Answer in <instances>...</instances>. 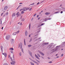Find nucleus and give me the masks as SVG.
I'll list each match as a JSON object with an SVG mask.
<instances>
[{
	"instance_id": "38",
	"label": "nucleus",
	"mask_w": 65,
	"mask_h": 65,
	"mask_svg": "<svg viewBox=\"0 0 65 65\" xmlns=\"http://www.w3.org/2000/svg\"><path fill=\"white\" fill-rule=\"evenodd\" d=\"M34 4V3H33L31 4H30V5H33Z\"/></svg>"
},
{
	"instance_id": "58",
	"label": "nucleus",
	"mask_w": 65,
	"mask_h": 65,
	"mask_svg": "<svg viewBox=\"0 0 65 65\" xmlns=\"http://www.w3.org/2000/svg\"><path fill=\"white\" fill-rule=\"evenodd\" d=\"M43 2V1L42 2H41L40 3H42V2Z\"/></svg>"
},
{
	"instance_id": "16",
	"label": "nucleus",
	"mask_w": 65,
	"mask_h": 65,
	"mask_svg": "<svg viewBox=\"0 0 65 65\" xmlns=\"http://www.w3.org/2000/svg\"><path fill=\"white\" fill-rule=\"evenodd\" d=\"M42 56H44V54L43 53L41 52L40 54Z\"/></svg>"
},
{
	"instance_id": "7",
	"label": "nucleus",
	"mask_w": 65,
	"mask_h": 65,
	"mask_svg": "<svg viewBox=\"0 0 65 65\" xmlns=\"http://www.w3.org/2000/svg\"><path fill=\"white\" fill-rule=\"evenodd\" d=\"M15 13H13L12 14V17H15Z\"/></svg>"
},
{
	"instance_id": "14",
	"label": "nucleus",
	"mask_w": 65,
	"mask_h": 65,
	"mask_svg": "<svg viewBox=\"0 0 65 65\" xmlns=\"http://www.w3.org/2000/svg\"><path fill=\"white\" fill-rule=\"evenodd\" d=\"M4 55L5 57H6V56H7V54H6V53H4Z\"/></svg>"
},
{
	"instance_id": "9",
	"label": "nucleus",
	"mask_w": 65,
	"mask_h": 65,
	"mask_svg": "<svg viewBox=\"0 0 65 65\" xmlns=\"http://www.w3.org/2000/svg\"><path fill=\"white\" fill-rule=\"evenodd\" d=\"M27 31H26L25 32V35L26 36H27Z\"/></svg>"
},
{
	"instance_id": "1",
	"label": "nucleus",
	"mask_w": 65,
	"mask_h": 65,
	"mask_svg": "<svg viewBox=\"0 0 65 65\" xmlns=\"http://www.w3.org/2000/svg\"><path fill=\"white\" fill-rule=\"evenodd\" d=\"M20 47V48H22V43H21L19 44V45L18 46V48Z\"/></svg>"
},
{
	"instance_id": "2",
	"label": "nucleus",
	"mask_w": 65,
	"mask_h": 65,
	"mask_svg": "<svg viewBox=\"0 0 65 65\" xmlns=\"http://www.w3.org/2000/svg\"><path fill=\"white\" fill-rule=\"evenodd\" d=\"M10 38V36L9 35H8L6 36V39L7 40H8Z\"/></svg>"
},
{
	"instance_id": "5",
	"label": "nucleus",
	"mask_w": 65,
	"mask_h": 65,
	"mask_svg": "<svg viewBox=\"0 0 65 65\" xmlns=\"http://www.w3.org/2000/svg\"><path fill=\"white\" fill-rule=\"evenodd\" d=\"M23 11H26L27 10V9L26 8H23Z\"/></svg>"
},
{
	"instance_id": "34",
	"label": "nucleus",
	"mask_w": 65,
	"mask_h": 65,
	"mask_svg": "<svg viewBox=\"0 0 65 65\" xmlns=\"http://www.w3.org/2000/svg\"><path fill=\"white\" fill-rule=\"evenodd\" d=\"M36 15V13H35V14L33 15V16L34 17H35V16Z\"/></svg>"
},
{
	"instance_id": "15",
	"label": "nucleus",
	"mask_w": 65,
	"mask_h": 65,
	"mask_svg": "<svg viewBox=\"0 0 65 65\" xmlns=\"http://www.w3.org/2000/svg\"><path fill=\"white\" fill-rule=\"evenodd\" d=\"M28 47H31V46H32V45H28Z\"/></svg>"
},
{
	"instance_id": "60",
	"label": "nucleus",
	"mask_w": 65,
	"mask_h": 65,
	"mask_svg": "<svg viewBox=\"0 0 65 65\" xmlns=\"http://www.w3.org/2000/svg\"><path fill=\"white\" fill-rule=\"evenodd\" d=\"M2 54H3V55H4V53H3Z\"/></svg>"
},
{
	"instance_id": "29",
	"label": "nucleus",
	"mask_w": 65,
	"mask_h": 65,
	"mask_svg": "<svg viewBox=\"0 0 65 65\" xmlns=\"http://www.w3.org/2000/svg\"><path fill=\"white\" fill-rule=\"evenodd\" d=\"M4 65H8V64L7 63H5L4 64Z\"/></svg>"
},
{
	"instance_id": "59",
	"label": "nucleus",
	"mask_w": 65,
	"mask_h": 65,
	"mask_svg": "<svg viewBox=\"0 0 65 65\" xmlns=\"http://www.w3.org/2000/svg\"><path fill=\"white\" fill-rule=\"evenodd\" d=\"M3 17H5V14H4V15H3Z\"/></svg>"
},
{
	"instance_id": "6",
	"label": "nucleus",
	"mask_w": 65,
	"mask_h": 65,
	"mask_svg": "<svg viewBox=\"0 0 65 65\" xmlns=\"http://www.w3.org/2000/svg\"><path fill=\"white\" fill-rule=\"evenodd\" d=\"M50 14V12H46L45 13V14H46V15H48V14Z\"/></svg>"
},
{
	"instance_id": "30",
	"label": "nucleus",
	"mask_w": 65,
	"mask_h": 65,
	"mask_svg": "<svg viewBox=\"0 0 65 65\" xmlns=\"http://www.w3.org/2000/svg\"><path fill=\"white\" fill-rule=\"evenodd\" d=\"M19 54H20V56H22V53H21V52L20 53H19Z\"/></svg>"
},
{
	"instance_id": "43",
	"label": "nucleus",
	"mask_w": 65,
	"mask_h": 65,
	"mask_svg": "<svg viewBox=\"0 0 65 65\" xmlns=\"http://www.w3.org/2000/svg\"><path fill=\"white\" fill-rule=\"evenodd\" d=\"M49 63H52V61H50L49 62Z\"/></svg>"
},
{
	"instance_id": "17",
	"label": "nucleus",
	"mask_w": 65,
	"mask_h": 65,
	"mask_svg": "<svg viewBox=\"0 0 65 65\" xmlns=\"http://www.w3.org/2000/svg\"><path fill=\"white\" fill-rule=\"evenodd\" d=\"M19 32H20V31L18 30V31H17V32H16L17 34H18V33H19Z\"/></svg>"
},
{
	"instance_id": "37",
	"label": "nucleus",
	"mask_w": 65,
	"mask_h": 65,
	"mask_svg": "<svg viewBox=\"0 0 65 65\" xmlns=\"http://www.w3.org/2000/svg\"><path fill=\"white\" fill-rule=\"evenodd\" d=\"M38 52H39V53H41V52H40V51H38Z\"/></svg>"
},
{
	"instance_id": "64",
	"label": "nucleus",
	"mask_w": 65,
	"mask_h": 65,
	"mask_svg": "<svg viewBox=\"0 0 65 65\" xmlns=\"http://www.w3.org/2000/svg\"><path fill=\"white\" fill-rule=\"evenodd\" d=\"M22 17H21V19H22Z\"/></svg>"
},
{
	"instance_id": "61",
	"label": "nucleus",
	"mask_w": 65,
	"mask_h": 65,
	"mask_svg": "<svg viewBox=\"0 0 65 65\" xmlns=\"http://www.w3.org/2000/svg\"><path fill=\"white\" fill-rule=\"evenodd\" d=\"M2 29H3V27H2Z\"/></svg>"
},
{
	"instance_id": "63",
	"label": "nucleus",
	"mask_w": 65,
	"mask_h": 65,
	"mask_svg": "<svg viewBox=\"0 0 65 65\" xmlns=\"http://www.w3.org/2000/svg\"><path fill=\"white\" fill-rule=\"evenodd\" d=\"M62 5H60V6H62Z\"/></svg>"
},
{
	"instance_id": "35",
	"label": "nucleus",
	"mask_w": 65,
	"mask_h": 65,
	"mask_svg": "<svg viewBox=\"0 0 65 65\" xmlns=\"http://www.w3.org/2000/svg\"><path fill=\"white\" fill-rule=\"evenodd\" d=\"M40 26H41V25H39L38 26V28H39V27H40Z\"/></svg>"
},
{
	"instance_id": "27",
	"label": "nucleus",
	"mask_w": 65,
	"mask_h": 65,
	"mask_svg": "<svg viewBox=\"0 0 65 65\" xmlns=\"http://www.w3.org/2000/svg\"><path fill=\"white\" fill-rule=\"evenodd\" d=\"M22 10H23V11H24L23 9H21V10H20V11H22Z\"/></svg>"
},
{
	"instance_id": "4",
	"label": "nucleus",
	"mask_w": 65,
	"mask_h": 65,
	"mask_svg": "<svg viewBox=\"0 0 65 65\" xmlns=\"http://www.w3.org/2000/svg\"><path fill=\"white\" fill-rule=\"evenodd\" d=\"M35 55L36 58H37V59L39 60H40V58H39V57H38V56L36 54H35Z\"/></svg>"
},
{
	"instance_id": "41",
	"label": "nucleus",
	"mask_w": 65,
	"mask_h": 65,
	"mask_svg": "<svg viewBox=\"0 0 65 65\" xmlns=\"http://www.w3.org/2000/svg\"><path fill=\"white\" fill-rule=\"evenodd\" d=\"M1 49L3 48V47H2V46H1Z\"/></svg>"
},
{
	"instance_id": "32",
	"label": "nucleus",
	"mask_w": 65,
	"mask_h": 65,
	"mask_svg": "<svg viewBox=\"0 0 65 65\" xmlns=\"http://www.w3.org/2000/svg\"><path fill=\"white\" fill-rule=\"evenodd\" d=\"M32 8H31L30 9H29V11H31V10H32Z\"/></svg>"
},
{
	"instance_id": "54",
	"label": "nucleus",
	"mask_w": 65,
	"mask_h": 65,
	"mask_svg": "<svg viewBox=\"0 0 65 65\" xmlns=\"http://www.w3.org/2000/svg\"><path fill=\"white\" fill-rule=\"evenodd\" d=\"M59 56H57L56 57V58H59Z\"/></svg>"
},
{
	"instance_id": "25",
	"label": "nucleus",
	"mask_w": 65,
	"mask_h": 65,
	"mask_svg": "<svg viewBox=\"0 0 65 65\" xmlns=\"http://www.w3.org/2000/svg\"><path fill=\"white\" fill-rule=\"evenodd\" d=\"M31 26V24H29V30H30V27Z\"/></svg>"
},
{
	"instance_id": "39",
	"label": "nucleus",
	"mask_w": 65,
	"mask_h": 65,
	"mask_svg": "<svg viewBox=\"0 0 65 65\" xmlns=\"http://www.w3.org/2000/svg\"><path fill=\"white\" fill-rule=\"evenodd\" d=\"M37 62L39 63H40V61H39V60H37Z\"/></svg>"
},
{
	"instance_id": "62",
	"label": "nucleus",
	"mask_w": 65,
	"mask_h": 65,
	"mask_svg": "<svg viewBox=\"0 0 65 65\" xmlns=\"http://www.w3.org/2000/svg\"><path fill=\"white\" fill-rule=\"evenodd\" d=\"M30 35L29 36V37H30Z\"/></svg>"
},
{
	"instance_id": "44",
	"label": "nucleus",
	"mask_w": 65,
	"mask_h": 65,
	"mask_svg": "<svg viewBox=\"0 0 65 65\" xmlns=\"http://www.w3.org/2000/svg\"><path fill=\"white\" fill-rule=\"evenodd\" d=\"M3 13H2V14L1 15V16H2V15H3Z\"/></svg>"
},
{
	"instance_id": "36",
	"label": "nucleus",
	"mask_w": 65,
	"mask_h": 65,
	"mask_svg": "<svg viewBox=\"0 0 65 65\" xmlns=\"http://www.w3.org/2000/svg\"><path fill=\"white\" fill-rule=\"evenodd\" d=\"M19 13V12H18L16 14L17 15H18Z\"/></svg>"
},
{
	"instance_id": "26",
	"label": "nucleus",
	"mask_w": 65,
	"mask_h": 65,
	"mask_svg": "<svg viewBox=\"0 0 65 65\" xmlns=\"http://www.w3.org/2000/svg\"><path fill=\"white\" fill-rule=\"evenodd\" d=\"M24 44L25 45H26V42H25V39H24Z\"/></svg>"
},
{
	"instance_id": "10",
	"label": "nucleus",
	"mask_w": 65,
	"mask_h": 65,
	"mask_svg": "<svg viewBox=\"0 0 65 65\" xmlns=\"http://www.w3.org/2000/svg\"><path fill=\"white\" fill-rule=\"evenodd\" d=\"M25 21V19H24V18H23L22 19H21V21L22 22H23V21Z\"/></svg>"
},
{
	"instance_id": "28",
	"label": "nucleus",
	"mask_w": 65,
	"mask_h": 65,
	"mask_svg": "<svg viewBox=\"0 0 65 65\" xmlns=\"http://www.w3.org/2000/svg\"><path fill=\"white\" fill-rule=\"evenodd\" d=\"M21 6H22V5H20L18 7V8H19V7H20Z\"/></svg>"
},
{
	"instance_id": "3",
	"label": "nucleus",
	"mask_w": 65,
	"mask_h": 65,
	"mask_svg": "<svg viewBox=\"0 0 65 65\" xmlns=\"http://www.w3.org/2000/svg\"><path fill=\"white\" fill-rule=\"evenodd\" d=\"M8 8V7H7V6H6L4 8V9L5 10H7V8Z\"/></svg>"
},
{
	"instance_id": "55",
	"label": "nucleus",
	"mask_w": 65,
	"mask_h": 65,
	"mask_svg": "<svg viewBox=\"0 0 65 65\" xmlns=\"http://www.w3.org/2000/svg\"><path fill=\"white\" fill-rule=\"evenodd\" d=\"M42 59H44V58L43 57H42Z\"/></svg>"
},
{
	"instance_id": "33",
	"label": "nucleus",
	"mask_w": 65,
	"mask_h": 65,
	"mask_svg": "<svg viewBox=\"0 0 65 65\" xmlns=\"http://www.w3.org/2000/svg\"><path fill=\"white\" fill-rule=\"evenodd\" d=\"M44 44H45V45H47V44H48V43H45Z\"/></svg>"
},
{
	"instance_id": "23",
	"label": "nucleus",
	"mask_w": 65,
	"mask_h": 65,
	"mask_svg": "<svg viewBox=\"0 0 65 65\" xmlns=\"http://www.w3.org/2000/svg\"><path fill=\"white\" fill-rule=\"evenodd\" d=\"M34 61V62H35V63H36V64H38L39 63H38V62H37L35 61Z\"/></svg>"
},
{
	"instance_id": "52",
	"label": "nucleus",
	"mask_w": 65,
	"mask_h": 65,
	"mask_svg": "<svg viewBox=\"0 0 65 65\" xmlns=\"http://www.w3.org/2000/svg\"><path fill=\"white\" fill-rule=\"evenodd\" d=\"M63 13V11H61V13Z\"/></svg>"
},
{
	"instance_id": "8",
	"label": "nucleus",
	"mask_w": 65,
	"mask_h": 65,
	"mask_svg": "<svg viewBox=\"0 0 65 65\" xmlns=\"http://www.w3.org/2000/svg\"><path fill=\"white\" fill-rule=\"evenodd\" d=\"M15 63V61H13L11 62V64H14Z\"/></svg>"
},
{
	"instance_id": "21",
	"label": "nucleus",
	"mask_w": 65,
	"mask_h": 65,
	"mask_svg": "<svg viewBox=\"0 0 65 65\" xmlns=\"http://www.w3.org/2000/svg\"><path fill=\"white\" fill-rule=\"evenodd\" d=\"M59 11H57L56 12H55L54 13H59Z\"/></svg>"
},
{
	"instance_id": "24",
	"label": "nucleus",
	"mask_w": 65,
	"mask_h": 65,
	"mask_svg": "<svg viewBox=\"0 0 65 65\" xmlns=\"http://www.w3.org/2000/svg\"><path fill=\"white\" fill-rule=\"evenodd\" d=\"M5 14L6 15H8V12H7Z\"/></svg>"
},
{
	"instance_id": "51",
	"label": "nucleus",
	"mask_w": 65,
	"mask_h": 65,
	"mask_svg": "<svg viewBox=\"0 0 65 65\" xmlns=\"http://www.w3.org/2000/svg\"><path fill=\"white\" fill-rule=\"evenodd\" d=\"M27 10H28V9H30V8H27Z\"/></svg>"
},
{
	"instance_id": "48",
	"label": "nucleus",
	"mask_w": 65,
	"mask_h": 65,
	"mask_svg": "<svg viewBox=\"0 0 65 65\" xmlns=\"http://www.w3.org/2000/svg\"><path fill=\"white\" fill-rule=\"evenodd\" d=\"M61 57H63V54H61Z\"/></svg>"
},
{
	"instance_id": "12",
	"label": "nucleus",
	"mask_w": 65,
	"mask_h": 65,
	"mask_svg": "<svg viewBox=\"0 0 65 65\" xmlns=\"http://www.w3.org/2000/svg\"><path fill=\"white\" fill-rule=\"evenodd\" d=\"M16 34H17V33H16V32H15L12 35H16Z\"/></svg>"
},
{
	"instance_id": "57",
	"label": "nucleus",
	"mask_w": 65,
	"mask_h": 65,
	"mask_svg": "<svg viewBox=\"0 0 65 65\" xmlns=\"http://www.w3.org/2000/svg\"><path fill=\"white\" fill-rule=\"evenodd\" d=\"M22 52H23V49H22Z\"/></svg>"
},
{
	"instance_id": "18",
	"label": "nucleus",
	"mask_w": 65,
	"mask_h": 65,
	"mask_svg": "<svg viewBox=\"0 0 65 65\" xmlns=\"http://www.w3.org/2000/svg\"><path fill=\"white\" fill-rule=\"evenodd\" d=\"M25 13V12L23 11H22L21 12V14H23V13Z\"/></svg>"
},
{
	"instance_id": "11",
	"label": "nucleus",
	"mask_w": 65,
	"mask_h": 65,
	"mask_svg": "<svg viewBox=\"0 0 65 65\" xmlns=\"http://www.w3.org/2000/svg\"><path fill=\"white\" fill-rule=\"evenodd\" d=\"M9 50H12V51L13 50V48L12 47L11 48L9 49Z\"/></svg>"
},
{
	"instance_id": "49",
	"label": "nucleus",
	"mask_w": 65,
	"mask_h": 65,
	"mask_svg": "<svg viewBox=\"0 0 65 65\" xmlns=\"http://www.w3.org/2000/svg\"><path fill=\"white\" fill-rule=\"evenodd\" d=\"M23 4V3H19V4Z\"/></svg>"
},
{
	"instance_id": "50",
	"label": "nucleus",
	"mask_w": 65,
	"mask_h": 65,
	"mask_svg": "<svg viewBox=\"0 0 65 65\" xmlns=\"http://www.w3.org/2000/svg\"><path fill=\"white\" fill-rule=\"evenodd\" d=\"M38 17H39V15H38L37 16V18H38Z\"/></svg>"
},
{
	"instance_id": "22",
	"label": "nucleus",
	"mask_w": 65,
	"mask_h": 65,
	"mask_svg": "<svg viewBox=\"0 0 65 65\" xmlns=\"http://www.w3.org/2000/svg\"><path fill=\"white\" fill-rule=\"evenodd\" d=\"M37 55L39 57H40V56L39 54H37Z\"/></svg>"
},
{
	"instance_id": "20",
	"label": "nucleus",
	"mask_w": 65,
	"mask_h": 65,
	"mask_svg": "<svg viewBox=\"0 0 65 65\" xmlns=\"http://www.w3.org/2000/svg\"><path fill=\"white\" fill-rule=\"evenodd\" d=\"M45 24V23H42V24H41V26H42L43 25H44V24Z\"/></svg>"
},
{
	"instance_id": "45",
	"label": "nucleus",
	"mask_w": 65,
	"mask_h": 65,
	"mask_svg": "<svg viewBox=\"0 0 65 65\" xmlns=\"http://www.w3.org/2000/svg\"><path fill=\"white\" fill-rule=\"evenodd\" d=\"M12 41H14V40H13V39H12Z\"/></svg>"
},
{
	"instance_id": "46",
	"label": "nucleus",
	"mask_w": 65,
	"mask_h": 65,
	"mask_svg": "<svg viewBox=\"0 0 65 65\" xmlns=\"http://www.w3.org/2000/svg\"><path fill=\"white\" fill-rule=\"evenodd\" d=\"M40 3V2H39L37 4V5H38V4H39Z\"/></svg>"
},
{
	"instance_id": "56",
	"label": "nucleus",
	"mask_w": 65,
	"mask_h": 65,
	"mask_svg": "<svg viewBox=\"0 0 65 65\" xmlns=\"http://www.w3.org/2000/svg\"><path fill=\"white\" fill-rule=\"evenodd\" d=\"M39 19H40V18H38V20H39Z\"/></svg>"
},
{
	"instance_id": "42",
	"label": "nucleus",
	"mask_w": 65,
	"mask_h": 65,
	"mask_svg": "<svg viewBox=\"0 0 65 65\" xmlns=\"http://www.w3.org/2000/svg\"><path fill=\"white\" fill-rule=\"evenodd\" d=\"M11 53H13V51H12V50L11 51Z\"/></svg>"
},
{
	"instance_id": "13",
	"label": "nucleus",
	"mask_w": 65,
	"mask_h": 65,
	"mask_svg": "<svg viewBox=\"0 0 65 65\" xmlns=\"http://www.w3.org/2000/svg\"><path fill=\"white\" fill-rule=\"evenodd\" d=\"M29 53L30 56H32V53L31 52H29Z\"/></svg>"
},
{
	"instance_id": "53",
	"label": "nucleus",
	"mask_w": 65,
	"mask_h": 65,
	"mask_svg": "<svg viewBox=\"0 0 65 65\" xmlns=\"http://www.w3.org/2000/svg\"><path fill=\"white\" fill-rule=\"evenodd\" d=\"M20 25H22V23H21L20 24Z\"/></svg>"
},
{
	"instance_id": "19",
	"label": "nucleus",
	"mask_w": 65,
	"mask_h": 65,
	"mask_svg": "<svg viewBox=\"0 0 65 65\" xmlns=\"http://www.w3.org/2000/svg\"><path fill=\"white\" fill-rule=\"evenodd\" d=\"M30 63L32 65H34V64L33 62H31Z\"/></svg>"
},
{
	"instance_id": "31",
	"label": "nucleus",
	"mask_w": 65,
	"mask_h": 65,
	"mask_svg": "<svg viewBox=\"0 0 65 65\" xmlns=\"http://www.w3.org/2000/svg\"><path fill=\"white\" fill-rule=\"evenodd\" d=\"M1 22V24H2V20H0V22Z\"/></svg>"
},
{
	"instance_id": "40",
	"label": "nucleus",
	"mask_w": 65,
	"mask_h": 65,
	"mask_svg": "<svg viewBox=\"0 0 65 65\" xmlns=\"http://www.w3.org/2000/svg\"><path fill=\"white\" fill-rule=\"evenodd\" d=\"M31 41H32V39H31L30 41H29V42H31Z\"/></svg>"
},
{
	"instance_id": "47",
	"label": "nucleus",
	"mask_w": 65,
	"mask_h": 65,
	"mask_svg": "<svg viewBox=\"0 0 65 65\" xmlns=\"http://www.w3.org/2000/svg\"><path fill=\"white\" fill-rule=\"evenodd\" d=\"M10 57V55H8V58H9Z\"/></svg>"
}]
</instances>
